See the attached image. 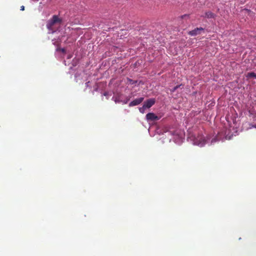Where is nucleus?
I'll return each instance as SVG.
<instances>
[{"instance_id": "f257e3e1", "label": "nucleus", "mask_w": 256, "mask_h": 256, "mask_svg": "<svg viewBox=\"0 0 256 256\" xmlns=\"http://www.w3.org/2000/svg\"><path fill=\"white\" fill-rule=\"evenodd\" d=\"M188 138L190 140L193 142V144L195 145H198L202 146L204 145L206 143V140L204 137L200 134H190Z\"/></svg>"}, {"instance_id": "f03ea898", "label": "nucleus", "mask_w": 256, "mask_h": 256, "mask_svg": "<svg viewBox=\"0 0 256 256\" xmlns=\"http://www.w3.org/2000/svg\"><path fill=\"white\" fill-rule=\"evenodd\" d=\"M61 22L62 20L60 19L57 16L54 15L50 20L48 21L46 24V28L49 30H52L53 26L57 22Z\"/></svg>"}, {"instance_id": "7ed1b4c3", "label": "nucleus", "mask_w": 256, "mask_h": 256, "mask_svg": "<svg viewBox=\"0 0 256 256\" xmlns=\"http://www.w3.org/2000/svg\"><path fill=\"white\" fill-rule=\"evenodd\" d=\"M204 30V28H197L195 29L190 31L188 34L191 36H196L201 34L202 31Z\"/></svg>"}, {"instance_id": "20e7f679", "label": "nucleus", "mask_w": 256, "mask_h": 256, "mask_svg": "<svg viewBox=\"0 0 256 256\" xmlns=\"http://www.w3.org/2000/svg\"><path fill=\"white\" fill-rule=\"evenodd\" d=\"M155 103V100L154 98L148 100L144 102V108H150Z\"/></svg>"}, {"instance_id": "39448f33", "label": "nucleus", "mask_w": 256, "mask_h": 256, "mask_svg": "<svg viewBox=\"0 0 256 256\" xmlns=\"http://www.w3.org/2000/svg\"><path fill=\"white\" fill-rule=\"evenodd\" d=\"M144 98H136L131 102L129 104L130 106H135L138 105L140 104L143 100H144Z\"/></svg>"}, {"instance_id": "423d86ee", "label": "nucleus", "mask_w": 256, "mask_h": 256, "mask_svg": "<svg viewBox=\"0 0 256 256\" xmlns=\"http://www.w3.org/2000/svg\"><path fill=\"white\" fill-rule=\"evenodd\" d=\"M146 118L147 120H150L152 121L158 120V117L152 112L148 113L146 115Z\"/></svg>"}, {"instance_id": "0eeeda50", "label": "nucleus", "mask_w": 256, "mask_h": 256, "mask_svg": "<svg viewBox=\"0 0 256 256\" xmlns=\"http://www.w3.org/2000/svg\"><path fill=\"white\" fill-rule=\"evenodd\" d=\"M248 78H256V74L254 72H248L246 76Z\"/></svg>"}, {"instance_id": "6e6552de", "label": "nucleus", "mask_w": 256, "mask_h": 256, "mask_svg": "<svg viewBox=\"0 0 256 256\" xmlns=\"http://www.w3.org/2000/svg\"><path fill=\"white\" fill-rule=\"evenodd\" d=\"M206 17L207 18H212L214 16V14L212 12H208L205 13Z\"/></svg>"}, {"instance_id": "1a4fd4ad", "label": "nucleus", "mask_w": 256, "mask_h": 256, "mask_svg": "<svg viewBox=\"0 0 256 256\" xmlns=\"http://www.w3.org/2000/svg\"><path fill=\"white\" fill-rule=\"evenodd\" d=\"M180 86V85H178V86H174L172 89L170 90L171 92H174Z\"/></svg>"}, {"instance_id": "9d476101", "label": "nucleus", "mask_w": 256, "mask_h": 256, "mask_svg": "<svg viewBox=\"0 0 256 256\" xmlns=\"http://www.w3.org/2000/svg\"><path fill=\"white\" fill-rule=\"evenodd\" d=\"M56 50H57V51L60 50V51H61V52H63V53H65V52H66V50H65V49H64V48H56Z\"/></svg>"}, {"instance_id": "9b49d317", "label": "nucleus", "mask_w": 256, "mask_h": 256, "mask_svg": "<svg viewBox=\"0 0 256 256\" xmlns=\"http://www.w3.org/2000/svg\"><path fill=\"white\" fill-rule=\"evenodd\" d=\"M145 108H144V106H142V108H140V112H144V109Z\"/></svg>"}, {"instance_id": "f8f14e48", "label": "nucleus", "mask_w": 256, "mask_h": 256, "mask_svg": "<svg viewBox=\"0 0 256 256\" xmlns=\"http://www.w3.org/2000/svg\"><path fill=\"white\" fill-rule=\"evenodd\" d=\"M24 10V6H20V10Z\"/></svg>"}]
</instances>
